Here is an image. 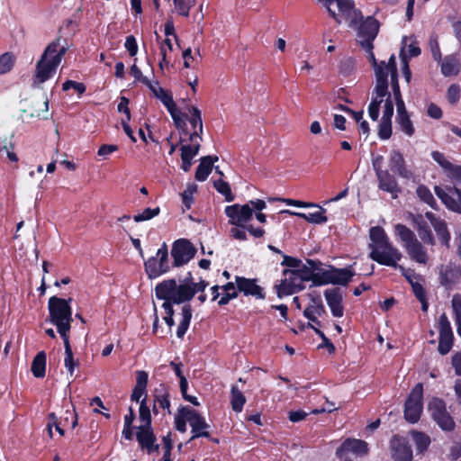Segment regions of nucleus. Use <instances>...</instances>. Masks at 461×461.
Returning <instances> with one entry per match:
<instances>
[{
  "label": "nucleus",
  "instance_id": "nucleus-35",
  "mask_svg": "<svg viewBox=\"0 0 461 461\" xmlns=\"http://www.w3.org/2000/svg\"><path fill=\"white\" fill-rule=\"evenodd\" d=\"M387 70H389V75L391 76V83L393 86V92L394 95V99L402 98L400 91V86L398 83V75L396 68V60L395 56L392 55L389 59V67H387Z\"/></svg>",
  "mask_w": 461,
  "mask_h": 461
},
{
  "label": "nucleus",
  "instance_id": "nucleus-2",
  "mask_svg": "<svg viewBox=\"0 0 461 461\" xmlns=\"http://www.w3.org/2000/svg\"><path fill=\"white\" fill-rule=\"evenodd\" d=\"M369 258L378 264L397 267L402 253L390 242L384 230L379 226L372 227L369 230Z\"/></svg>",
  "mask_w": 461,
  "mask_h": 461
},
{
  "label": "nucleus",
  "instance_id": "nucleus-57",
  "mask_svg": "<svg viewBox=\"0 0 461 461\" xmlns=\"http://www.w3.org/2000/svg\"><path fill=\"white\" fill-rule=\"evenodd\" d=\"M162 307L164 308L165 312H166V316L164 317V321H166L167 326L169 328H171L175 324V321H174V319H173V315H174L173 307H172V305H170L169 302H164L163 304H162Z\"/></svg>",
  "mask_w": 461,
  "mask_h": 461
},
{
  "label": "nucleus",
  "instance_id": "nucleus-38",
  "mask_svg": "<svg viewBox=\"0 0 461 461\" xmlns=\"http://www.w3.org/2000/svg\"><path fill=\"white\" fill-rule=\"evenodd\" d=\"M245 402L246 397L242 392L236 385H232L230 390V404L232 410L236 412H240Z\"/></svg>",
  "mask_w": 461,
  "mask_h": 461
},
{
  "label": "nucleus",
  "instance_id": "nucleus-21",
  "mask_svg": "<svg viewBox=\"0 0 461 461\" xmlns=\"http://www.w3.org/2000/svg\"><path fill=\"white\" fill-rule=\"evenodd\" d=\"M389 167L399 177L411 179L413 176L411 170L407 167L403 155L398 150H392L389 155Z\"/></svg>",
  "mask_w": 461,
  "mask_h": 461
},
{
  "label": "nucleus",
  "instance_id": "nucleus-11",
  "mask_svg": "<svg viewBox=\"0 0 461 461\" xmlns=\"http://www.w3.org/2000/svg\"><path fill=\"white\" fill-rule=\"evenodd\" d=\"M429 411L432 419L443 430L450 431L454 429L455 421L447 412L443 400L433 398L429 402Z\"/></svg>",
  "mask_w": 461,
  "mask_h": 461
},
{
  "label": "nucleus",
  "instance_id": "nucleus-56",
  "mask_svg": "<svg viewBox=\"0 0 461 461\" xmlns=\"http://www.w3.org/2000/svg\"><path fill=\"white\" fill-rule=\"evenodd\" d=\"M414 440L420 451L426 449L430 443L429 438L422 433H415Z\"/></svg>",
  "mask_w": 461,
  "mask_h": 461
},
{
  "label": "nucleus",
  "instance_id": "nucleus-17",
  "mask_svg": "<svg viewBox=\"0 0 461 461\" xmlns=\"http://www.w3.org/2000/svg\"><path fill=\"white\" fill-rule=\"evenodd\" d=\"M390 454L393 461H412L411 446L404 438L399 436H393L390 440Z\"/></svg>",
  "mask_w": 461,
  "mask_h": 461
},
{
  "label": "nucleus",
  "instance_id": "nucleus-7",
  "mask_svg": "<svg viewBox=\"0 0 461 461\" xmlns=\"http://www.w3.org/2000/svg\"><path fill=\"white\" fill-rule=\"evenodd\" d=\"M345 19L348 22V26L357 31V41L360 46L370 49L379 32V22L373 16H367L364 19L361 14V17L351 26L350 20L346 17Z\"/></svg>",
  "mask_w": 461,
  "mask_h": 461
},
{
  "label": "nucleus",
  "instance_id": "nucleus-40",
  "mask_svg": "<svg viewBox=\"0 0 461 461\" xmlns=\"http://www.w3.org/2000/svg\"><path fill=\"white\" fill-rule=\"evenodd\" d=\"M155 96L160 100V102L167 109L168 113H172L173 111H175V106H176V104L174 102L173 96L170 92L164 88H161L158 89V93L155 95Z\"/></svg>",
  "mask_w": 461,
  "mask_h": 461
},
{
  "label": "nucleus",
  "instance_id": "nucleus-50",
  "mask_svg": "<svg viewBox=\"0 0 461 461\" xmlns=\"http://www.w3.org/2000/svg\"><path fill=\"white\" fill-rule=\"evenodd\" d=\"M14 63V58L13 54L5 52L0 56V75L9 72Z\"/></svg>",
  "mask_w": 461,
  "mask_h": 461
},
{
  "label": "nucleus",
  "instance_id": "nucleus-54",
  "mask_svg": "<svg viewBox=\"0 0 461 461\" xmlns=\"http://www.w3.org/2000/svg\"><path fill=\"white\" fill-rule=\"evenodd\" d=\"M159 208H146L142 212L133 216V220L136 222L149 221L159 213Z\"/></svg>",
  "mask_w": 461,
  "mask_h": 461
},
{
  "label": "nucleus",
  "instance_id": "nucleus-13",
  "mask_svg": "<svg viewBox=\"0 0 461 461\" xmlns=\"http://www.w3.org/2000/svg\"><path fill=\"white\" fill-rule=\"evenodd\" d=\"M226 216L229 218V223L237 227L245 228L252 216L253 211L249 204L235 203L228 205L224 209Z\"/></svg>",
  "mask_w": 461,
  "mask_h": 461
},
{
  "label": "nucleus",
  "instance_id": "nucleus-5",
  "mask_svg": "<svg viewBox=\"0 0 461 461\" xmlns=\"http://www.w3.org/2000/svg\"><path fill=\"white\" fill-rule=\"evenodd\" d=\"M396 236L403 242L410 258L419 264H426L429 260V256L425 248L416 239L415 234L405 225L398 223L394 226Z\"/></svg>",
  "mask_w": 461,
  "mask_h": 461
},
{
  "label": "nucleus",
  "instance_id": "nucleus-6",
  "mask_svg": "<svg viewBox=\"0 0 461 461\" xmlns=\"http://www.w3.org/2000/svg\"><path fill=\"white\" fill-rule=\"evenodd\" d=\"M372 167L377 178L378 189L390 194L392 198L396 199L402 193V188L396 177L384 168V157L382 155L373 156Z\"/></svg>",
  "mask_w": 461,
  "mask_h": 461
},
{
  "label": "nucleus",
  "instance_id": "nucleus-52",
  "mask_svg": "<svg viewBox=\"0 0 461 461\" xmlns=\"http://www.w3.org/2000/svg\"><path fill=\"white\" fill-rule=\"evenodd\" d=\"M307 263L310 267L303 266L296 270H294L304 282H308L313 277L314 262L308 260Z\"/></svg>",
  "mask_w": 461,
  "mask_h": 461
},
{
  "label": "nucleus",
  "instance_id": "nucleus-42",
  "mask_svg": "<svg viewBox=\"0 0 461 461\" xmlns=\"http://www.w3.org/2000/svg\"><path fill=\"white\" fill-rule=\"evenodd\" d=\"M451 304L455 312L456 330L461 337V294H455L452 298Z\"/></svg>",
  "mask_w": 461,
  "mask_h": 461
},
{
  "label": "nucleus",
  "instance_id": "nucleus-37",
  "mask_svg": "<svg viewBox=\"0 0 461 461\" xmlns=\"http://www.w3.org/2000/svg\"><path fill=\"white\" fill-rule=\"evenodd\" d=\"M65 348L64 366L70 375H73L75 367L78 365V361L74 359L73 351L69 343V338L62 339Z\"/></svg>",
  "mask_w": 461,
  "mask_h": 461
},
{
  "label": "nucleus",
  "instance_id": "nucleus-29",
  "mask_svg": "<svg viewBox=\"0 0 461 461\" xmlns=\"http://www.w3.org/2000/svg\"><path fill=\"white\" fill-rule=\"evenodd\" d=\"M325 312L324 306L322 304L320 296L313 297L311 304L306 307L303 311V315L312 322L320 325L318 316L322 315Z\"/></svg>",
  "mask_w": 461,
  "mask_h": 461
},
{
  "label": "nucleus",
  "instance_id": "nucleus-30",
  "mask_svg": "<svg viewBox=\"0 0 461 461\" xmlns=\"http://www.w3.org/2000/svg\"><path fill=\"white\" fill-rule=\"evenodd\" d=\"M150 426H140L137 432V439L142 447L148 449L149 452L158 448V446L154 447L155 437L149 429Z\"/></svg>",
  "mask_w": 461,
  "mask_h": 461
},
{
  "label": "nucleus",
  "instance_id": "nucleus-4",
  "mask_svg": "<svg viewBox=\"0 0 461 461\" xmlns=\"http://www.w3.org/2000/svg\"><path fill=\"white\" fill-rule=\"evenodd\" d=\"M48 308L50 321L57 327L58 332L62 339L68 338V332L73 321L69 303L65 299L52 296L49 300Z\"/></svg>",
  "mask_w": 461,
  "mask_h": 461
},
{
  "label": "nucleus",
  "instance_id": "nucleus-8",
  "mask_svg": "<svg viewBox=\"0 0 461 461\" xmlns=\"http://www.w3.org/2000/svg\"><path fill=\"white\" fill-rule=\"evenodd\" d=\"M375 81L372 101L368 106V115L373 121L378 120L381 104L392 100L388 92V77L379 70Z\"/></svg>",
  "mask_w": 461,
  "mask_h": 461
},
{
  "label": "nucleus",
  "instance_id": "nucleus-10",
  "mask_svg": "<svg viewBox=\"0 0 461 461\" xmlns=\"http://www.w3.org/2000/svg\"><path fill=\"white\" fill-rule=\"evenodd\" d=\"M423 387L421 384H416L411 390L404 408V417L411 423L417 422L422 412Z\"/></svg>",
  "mask_w": 461,
  "mask_h": 461
},
{
  "label": "nucleus",
  "instance_id": "nucleus-32",
  "mask_svg": "<svg viewBox=\"0 0 461 461\" xmlns=\"http://www.w3.org/2000/svg\"><path fill=\"white\" fill-rule=\"evenodd\" d=\"M414 222L417 227L418 235L420 240L429 245H434L435 240L432 232L428 226L427 222L423 220L421 215L417 216L414 219Z\"/></svg>",
  "mask_w": 461,
  "mask_h": 461
},
{
  "label": "nucleus",
  "instance_id": "nucleus-3",
  "mask_svg": "<svg viewBox=\"0 0 461 461\" xmlns=\"http://www.w3.org/2000/svg\"><path fill=\"white\" fill-rule=\"evenodd\" d=\"M66 51L67 47L60 44L59 39L53 41L47 46L36 64L32 83L34 86L40 87L45 81L54 76Z\"/></svg>",
  "mask_w": 461,
  "mask_h": 461
},
{
  "label": "nucleus",
  "instance_id": "nucleus-26",
  "mask_svg": "<svg viewBox=\"0 0 461 461\" xmlns=\"http://www.w3.org/2000/svg\"><path fill=\"white\" fill-rule=\"evenodd\" d=\"M440 65V70L443 76L452 77L456 76L460 70V59L458 54L454 53L445 56L441 61H438Z\"/></svg>",
  "mask_w": 461,
  "mask_h": 461
},
{
  "label": "nucleus",
  "instance_id": "nucleus-1",
  "mask_svg": "<svg viewBox=\"0 0 461 461\" xmlns=\"http://www.w3.org/2000/svg\"><path fill=\"white\" fill-rule=\"evenodd\" d=\"M208 283L202 280L198 283L193 281L191 273L183 279L176 282L175 279H167L156 285V296L159 300L172 303H184L189 302L196 293L203 292Z\"/></svg>",
  "mask_w": 461,
  "mask_h": 461
},
{
  "label": "nucleus",
  "instance_id": "nucleus-59",
  "mask_svg": "<svg viewBox=\"0 0 461 461\" xmlns=\"http://www.w3.org/2000/svg\"><path fill=\"white\" fill-rule=\"evenodd\" d=\"M118 150V146L115 145V144H110V145H107V144H104L102 145L98 151H97V154L98 156L100 157H103V158L106 159L108 158V157L114 151Z\"/></svg>",
  "mask_w": 461,
  "mask_h": 461
},
{
  "label": "nucleus",
  "instance_id": "nucleus-22",
  "mask_svg": "<svg viewBox=\"0 0 461 461\" xmlns=\"http://www.w3.org/2000/svg\"><path fill=\"white\" fill-rule=\"evenodd\" d=\"M355 272L351 268H333L323 273L324 284L346 285L354 276Z\"/></svg>",
  "mask_w": 461,
  "mask_h": 461
},
{
  "label": "nucleus",
  "instance_id": "nucleus-39",
  "mask_svg": "<svg viewBox=\"0 0 461 461\" xmlns=\"http://www.w3.org/2000/svg\"><path fill=\"white\" fill-rule=\"evenodd\" d=\"M367 52L368 59L372 63L373 68L375 69V78H377V72L380 70L383 74L385 75L386 77H388L389 70H387V67H389V61L385 63L384 61H382L381 63H377L375 54L373 52L374 45L371 44L370 49L369 48H362Z\"/></svg>",
  "mask_w": 461,
  "mask_h": 461
},
{
  "label": "nucleus",
  "instance_id": "nucleus-36",
  "mask_svg": "<svg viewBox=\"0 0 461 461\" xmlns=\"http://www.w3.org/2000/svg\"><path fill=\"white\" fill-rule=\"evenodd\" d=\"M32 372L35 377L41 378L46 371V355L43 351L39 352L32 360Z\"/></svg>",
  "mask_w": 461,
  "mask_h": 461
},
{
  "label": "nucleus",
  "instance_id": "nucleus-9",
  "mask_svg": "<svg viewBox=\"0 0 461 461\" xmlns=\"http://www.w3.org/2000/svg\"><path fill=\"white\" fill-rule=\"evenodd\" d=\"M170 269L168 250L166 243L158 249L156 257L149 258L145 262V270L149 278H156Z\"/></svg>",
  "mask_w": 461,
  "mask_h": 461
},
{
  "label": "nucleus",
  "instance_id": "nucleus-27",
  "mask_svg": "<svg viewBox=\"0 0 461 461\" xmlns=\"http://www.w3.org/2000/svg\"><path fill=\"white\" fill-rule=\"evenodd\" d=\"M202 137L197 131H194L189 135L190 144H183L180 148L181 158H186L193 160V158L198 154L200 149V142Z\"/></svg>",
  "mask_w": 461,
  "mask_h": 461
},
{
  "label": "nucleus",
  "instance_id": "nucleus-47",
  "mask_svg": "<svg viewBox=\"0 0 461 461\" xmlns=\"http://www.w3.org/2000/svg\"><path fill=\"white\" fill-rule=\"evenodd\" d=\"M140 420L143 423L141 426H150L151 424V415L149 407L147 404V398L144 397L140 401V410H139Z\"/></svg>",
  "mask_w": 461,
  "mask_h": 461
},
{
  "label": "nucleus",
  "instance_id": "nucleus-43",
  "mask_svg": "<svg viewBox=\"0 0 461 461\" xmlns=\"http://www.w3.org/2000/svg\"><path fill=\"white\" fill-rule=\"evenodd\" d=\"M173 3L176 13L187 17L191 8L195 5V0H173Z\"/></svg>",
  "mask_w": 461,
  "mask_h": 461
},
{
  "label": "nucleus",
  "instance_id": "nucleus-31",
  "mask_svg": "<svg viewBox=\"0 0 461 461\" xmlns=\"http://www.w3.org/2000/svg\"><path fill=\"white\" fill-rule=\"evenodd\" d=\"M218 160V157L214 158L207 156L201 159L195 171V178L198 181H204L212 170L213 162Z\"/></svg>",
  "mask_w": 461,
  "mask_h": 461
},
{
  "label": "nucleus",
  "instance_id": "nucleus-60",
  "mask_svg": "<svg viewBox=\"0 0 461 461\" xmlns=\"http://www.w3.org/2000/svg\"><path fill=\"white\" fill-rule=\"evenodd\" d=\"M447 98L451 104L456 103L460 98V87L458 85H451L447 89Z\"/></svg>",
  "mask_w": 461,
  "mask_h": 461
},
{
  "label": "nucleus",
  "instance_id": "nucleus-28",
  "mask_svg": "<svg viewBox=\"0 0 461 461\" xmlns=\"http://www.w3.org/2000/svg\"><path fill=\"white\" fill-rule=\"evenodd\" d=\"M317 210L312 212L304 213V212H292L290 210H282L281 213H287L291 215H295L297 217L303 218L305 221H307L310 223H315V224H321L325 223L328 219L324 215L326 210L321 208L317 204V207H315Z\"/></svg>",
  "mask_w": 461,
  "mask_h": 461
},
{
  "label": "nucleus",
  "instance_id": "nucleus-12",
  "mask_svg": "<svg viewBox=\"0 0 461 461\" xmlns=\"http://www.w3.org/2000/svg\"><path fill=\"white\" fill-rule=\"evenodd\" d=\"M196 249L187 240L180 239L173 243L171 256L174 259V267H181L187 264L195 255Z\"/></svg>",
  "mask_w": 461,
  "mask_h": 461
},
{
  "label": "nucleus",
  "instance_id": "nucleus-44",
  "mask_svg": "<svg viewBox=\"0 0 461 461\" xmlns=\"http://www.w3.org/2000/svg\"><path fill=\"white\" fill-rule=\"evenodd\" d=\"M213 186L222 195H224L225 200L227 202H232L234 200V195L231 193L230 186L229 183L222 179L213 181Z\"/></svg>",
  "mask_w": 461,
  "mask_h": 461
},
{
  "label": "nucleus",
  "instance_id": "nucleus-61",
  "mask_svg": "<svg viewBox=\"0 0 461 461\" xmlns=\"http://www.w3.org/2000/svg\"><path fill=\"white\" fill-rule=\"evenodd\" d=\"M70 88L75 89L79 94H83L86 91V86H85L84 84L78 83V82H75V81H72V80H67L63 84L62 89L64 91H68Z\"/></svg>",
  "mask_w": 461,
  "mask_h": 461
},
{
  "label": "nucleus",
  "instance_id": "nucleus-49",
  "mask_svg": "<svg viewBox=\"0 0 461 461\" xmlns=\"http://www.w3.org/2000/svg\"><path fill=\"white\" fill-rule=\"evenodd\" d=\"M186 410H189V407H182L181 409L178 410V412L175 417L176 429L182 433L186 431Z\"/></svg>",
  "mask_w": 461,
  "mask_h": 461
},
{
  "label": "nucleus",
  "instance_id": "nucleus-23",
  "mask_svg": "<svg viewBox=\"0 0 461 461\" xmlns=\"http://www.w3.org/2000/svg\"><path fill=\"white\" fill-rule=\"evenodd\" d=\"M393 114V104L388 100L384 105L383 116L379 124L378 135L382 140H388L392 135V117Z\"/></svg>",
  "mask_w": 461,
  "mask_h": 461
},
{
  "label": "nucleus",
  "instance_id": "nucleus-64",
  "mask_svg": "<svg viewBox=\"0 0 461 461\" xmlns=\"http://www.w3.org/2000/svg\"><path fill=\"white\" fill-rule=\"evenodd\" d=\"M451 365L455 370V374L461 376V351L452 356Z\"/></svg>",
  "mask_w": 461,
  "mask_h": 461
},
{
  "label": "nucleus",
  "instance_id": "nucleus-24",
  "mask_svg": "<svg viewBox=\"0 0 461 461\" xmlns=\"http://www.w3.org/2000/svg\"><path fill=\"white\" fill-rule=\"evenodd\" d=\"M237 287L245 295H251L257 299L264 298L262 287L257 285L255 279L236 276Z\"/></svg>",
  "mask_w": 461,
  "mask_h": 461
},
{
  "label": "nucleus",
  "instance_id": "nucleus-51",
  "mask_svg": "<svg viewBox=\"0 0 461 461\" xmlns=\"http://www.w3.org/2000/svg\"><path fill=\"white\" fill-rule=\"evenodd\" d=\"M197 191V185L189 183L182 193V201L185 206L189 209L193 203V195Z\"/></svg>",
  "mask_w": 461,
  "mask_h": 461
},
{
  "label": "nucleus",
  "instance_id": "nucleus-62",
  "mask_svg": "<svg viewBox=\"0 0 461 461\" xmlns=\"http://www.w3.org/2000/svg\"><path fill=\"white\" fill-rule=\"evenodd\" d=\"M126 50L129 51L131 56H135L138 52V45L136 42V39L130 35L126 38L125 44H124Z\"/></svg>",
  "mask_w": 461,
  "mask_h": 461
},
{
  "label": "nucleus",
  "instance_id": "nucleus-15",
  "mask_svg": "<svg viewBox=\"0 0 461 461\" xmlns=\"http://www.w3.org/2000/svg\"><path fill=\"white\" fill-rule=\"evenodd\" d=\"M304 289V281L294 271H285V279L277 286L279 297L290 295Z\"/></svg>",
  "mask_w": 461,
  "mask_h": 461
},
{
  "label": "nucleus",
  "instance_id": "nucleus-25",
  "mask_svg": "<svg viewBox=\"0 0 461 461\" xmlns=\"http://www.w3.org/2000/svg\"><path fill=\"white\" fill-rule=\"evenodd\" d=\"M324 296L330 311L335 317H342L344 308L342 306V294L339 289H327Z\"/></svg>",
  "mask_w": 461,
  "mask_h": 461
},
{
  "label": "nucleus",
  "instance_id": "nucleus-53",
  "mask_svg": "<svg viewBox=\"0 0 461 461\" xmlns=\"http://www.w3.org/2000/svg\"><path fill=\"white\" fill-rule=\"evenodd\" d=\"M355 69V60L352 58H344L340 60L339 71L343 76H349Z\"/></svg>",
  "mask_w": 461,
  "mask_h": 461
},
{
  "label": "nucleus",
  "instance_id": "nucleus-45",
  "mask_svg": "<svg viewBox=\"0 0 461 461\" xmlns=\"http://www.w3.org/2000/svg\"><path fill=\"white\" fill-rule=\"evenodd\" d=\"M191 116L189 118V122L194 128V131H197L200 133V136L202 137L203 133V122L201 117V112L198 110V108L193 106L190 109Z\"/></svg>",
  "mask_w": 461,
  "mask_h": 461
},
{
  "label": "nucleus",
  "instance_id": "nucleus-34",
  "mask_svg": "<svg viewBox=\"0 0 461 461\" xmlns=\"http://www.w3.org/2000/svg\"><path fill=\"white\" fill-rule=\"evenodd\" d=\"M192 319V310L189 304H185L182 308L181 312V320L179 321L177 330H176V336L180 339H182L190 324Z\"/></svg>",
  "mask_w": 461,
  "mask_h": 461
},
{
  "label": "nucleus",
  "instance_id": "nucleus-20",
  "mask_svg": "<svg viewBox=\"0 0 461 461\" xmlns=\"http://www.w3.org/2000/svg\"><path fill=\"white\" fill-rule=\"evenodd\" d=\"M187 416V422L192 428V439L199 437H209L208 432L209 424L205 421V419L201 416L197 411L189 408L185 411Z\"/></svg>",
  "mask_w": 461,
  "mask_h": 461
},
{
  "label": "nucleus",
  "instance_id": "nucleus-41",
  "mask_svg": "<svg viewBox=\"0 0 461 461\" xmlns=\"http://www.w3.org/2000/svg\"><path fill=\"white\" fill-rule=\"evenodd\" d=\"M433 228L441 243L449 247L450 233L447 230L446 222L441 220L440 221L436 222Z\"/></svg>",
  "mask_w": 461,
  "mask_h": 461
},
{
  "label": "nucleus",
  "instance_id": "nucleus-58",
  "mask_svg": "<svg viewBox=\"0 0 461 461\" xmlns=\"http://www.w3.org/2000/svg\"><path fill=\"white\" fill-rule=\"evenodd\" d=\"M170 113L172 119L174 120V122H175L176 128L182 131L181 134L186 135L187 132L184 129L185 123L184 120L181 118L180 112L178 111L177 107L175 106V111H173L172 113Z\"/></svg>",
  "mask_w": 461,
  "mask_h": 461
},
{
  "label": "nucleus",
  "instance_id": "nucleus-16",
  "mask_svg": "<svg viewBox=\"0 0 461 461\" xmlns=\"http://www.w3.org/2000/svg\"><path fill=\"white\" fill-rule=\"evenodd\" d=\"M435 193L442 203L449 210L461 212V190L456 187H447L445 189L436 186Z\"/></svg>",
  "mask_w": 461,
  "mask_h": 461
},
{
  "label": "nucleus",
  "instance_id": "nucleus-14",
  "mask_svg": "<svg viewBox=\"0 0 461 461\" xmlns=\"http://www.w3.org/2000/svg\"><path fill=\"white\" fill-rule=\"evenodd\" d=\"M439 341L438 350L441 355L447 354L453 346L454 334L451 324L446 313H442L438 318Z\"/></svg>",
  "mask_w": 461,
  "mask_h": 461
},
{
  "label": "nucleus",
  "instance_id": "nucleus-19",
  "mask_svg": "<svg viewBox=\"0 0 461 461\" xmlns=\"http://www.w3.org/2000/svg\"><path fill=\"white\" fill-rule=\"evenodd\" d=\"M368 444L361 439L348 438L337 449L336 456L343 458L348 453H352L357 456H363L368 454Z\"/></svg>",
  "mask_w": 461,
  "mask_h": 461
},
{
  "label": "nucleus",
  "instance_id": "nucleus-48",
  "mask_svg": "<svg viewBox=\"0 0 461 461\" xmlns=\"http://www.w3.org/2000/svg\"><path fill=\"white\" fill-rule=\"evenodd\" d=\"M396 122L400 126V129L407 136L411 137L414 134V126L410 119V115L396 117Z\"/></svg>",
  "mask_w": 461,
  "mask_h": 461
},
{
  "label": "nucleus",
  "instance_id": "nucleus-63",
  "mask_svg": "<svg viewBox=\"0 0 461 461\" xmlns=\"http://www.w3.org/2000/svg\"><path fill=\"white\" fill-rule=\"evenodd\" d=\"M149 375L146 371L139 370L136 372V384L135 386L146 389L148 384Z\"/></svg>",
  "mask_w": 461,
  "mask_h": 461
},
{
  "label": "nucleus",
  "instance_id": "nucleus-33",
  "mask_svg": "<svg viewBox=\"0 0 461 461\" xmlns=\"http://www.w3.org/2000/svg\"><path fill=\"white\" fill-rule=\"evenodd\" d=\"M158 405L163 410H167L168 413H171L169 394L163 385H160V388L155 390V404L153 406L154 412L158 411Z\"/></svg>",
  "mask_w": 461,
  "mask_h": 461
},
{
  "label": "nucleus",
  "instance_id": "nucleus-46",
  "mask_svg": "<svg viewBox=\"0 0 461 461\" xmlns=\"http://www.w3.org/2000/svg\"><path fill=\"white\" fill-rule=\"evenodd\" d=\"M416 194L421 201L429 204L430 207L435 208L436 200L427 186L419 185L417 187Z\"/></svg>",
  "mask_w": 461,
  "mask_h": 461
},
{
  "label": "nucleus",
  "instance_id": "nucleus-55",
  "mask_svg": "<svg viewBox=\"0 0 461 461\" xmlns=\"http://www.w3.org/2000/svg\"><path fill=\"white\" fill-rule=\"evenodd\" d=\"M432 158L440 165L444 169L449 171L452 168L453 164L450 163L444 156L443 153L439 151H433L431 153Z\"/></svg>",
  "mask_w": 461,
  "mask_h": 461
},
{
  "label": "nucleus",
  "instance_id": "nucleus-18",
  "mask_svg": "<svg viewBox=\"0 0 461 461\" xmlns=\"http://www.w3.org/2000/svg\"><path fill=\"white\" fill-rule=\"evenodd\" d=\"M461 278V268L455 263L449 262L438 267L439 284L446 288H452Z\"/></svg>",
  "mask_w": 461,
  "mask_h": 461
}]
</instances>
